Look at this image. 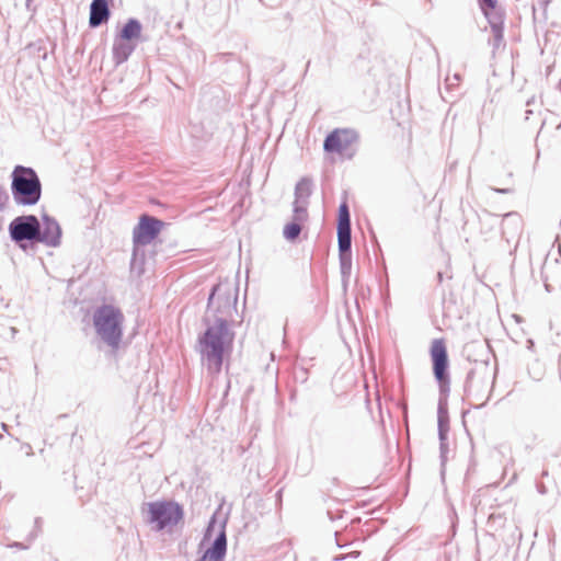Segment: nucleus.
<instances>
[{"label":"nucleus","instance_id":"nucleus-1","mask_svg":"<svg viewBox=\"0 0 561 561\" xmlns=\"http://www.w3.org/2000/svg\"><path fill=\"white\" fill-rule=\"evenodd\" d=\"M228 293L226 286L218 284L214 287L208 301V310L211 318L208 319L207 329L199 337L202 357L207 363V368L214 374H219L222 363L232 351L234 332L231 330L232 316L237 312L236 298L228 297L224 305L216 298L220 293Z\"/></svg>","mask_w":561,"mask_h":561},{"label":"nucleus","instance_id":"nucleus-2","mask_svg":"<svg viewBox=\"0 0 561 561\" xmlns=\"http://www.w3.org/2000/svg\"><path fill=\"white\" fill-rule=\"evenodd\" d=\"M91 321L98 337L116 352L124 335L125 316L122 309L112 302H103L93 308Z\"/></svg>","mask_w":561,"mask_h":561},{"label":"nucleus","instance_id":"nucleus-3","mask_svg":"<svg viewBox=\"0 0 561 561\" xmlns=\"http://www.w3.org/2000/svg\"><path fill=\"white\" fill-rule=\"evenodd\" d=\"M12 191L18 203L34 205L41 198V182L31 168L18 165L13 171Z\"/></svg>","mask_w":561,"mask_h":561},{"label":"nucleus","instance_id":"nucleus-4","mask_svg":"<svg viewBox=\"0 0 561 561\" xmlns=\"http://www.w3.org/2000/svg\"><path fill=\"white\" fill-rule=\"evenodd\" d=\"M148 522L158 530L174 526L183 519V508L173 501H157L147 504Z\"/></svg>","mask_w":561,"mask_h":561},{"label":"nucleus","instance_id":"nucleus-5","mask_svg":"<svg viewBox=\"0 0 561 561\" xmlns=\"http://www.w3.org/2000/svg\"><path fill=\"white\" fill-rule=\"evenodd\" d=\"M358 136L353 129L336 128L330 133L323 144L327 152H334L341 157L352 158L355 152Z\"/></svg>","mask_w":561,"mask_h":561},{"label":"nucleus","instance_id":"nucleus-6","mask_svg":"<svg viewBox=\"0 0 561 561\" xmlns=\"http://www.w3.org/2000/svg\"><path fill=\"white\" fill-rule=\"evenodd\" d=\"M430 355L433 364V374L442 390L449 387L448 353L444 339H435L431 343Z\"/></svg>","mask_w":561,"mask_h":561},{"label":"nucleus","instance_id":"nucleus-7","mask_svg":"<svg viewBox=\"0 0 561 561\" xmlns=\"http://www.w3.org/2000/svg\"><path fill=\"white\" fill-rule=\"evenodd\" d=\"M164 222L149 215H141L133 231V240L137 245L151 243L160 233Z\"/></svg>","mask_w":561,"mask_h":561},{"label":"nucleus","instance_id":"nucleus-8","mask_svg":"<svg viewBox=\"0 0 561 561\" xmlns=\"http://www.w3.org/2000/svg\"><path fill=\"white\" fill-rule=\"evenodd\" d=\"M10 233L14 241L38 240L39 221L35 216H23L10 225Z\"/></svg>","mask_w":561,"mask_h":561},{"label":"nucleus","instance_id":"nucleus-9","mask_svg":"<svg viewBox=\"0 0 561 561\" xmlns=\"http://www.w3.org/2000/svg\"><path fill=\"white\" fill-rule=\"evenodd\" d=\"M60 227L54 219L44 218V227L39 228L38 241L46 243L50 247H57L60 242Z\"/></svg>","mask_w":561,"mask_h":561},{"label":"nucleus","instance_id":"nucleus-10","mask_svg":"<svg viewBox=\"0 0 561 561\" xmlns=\"http://www.w3.org/2000/svg\"><path fill=\"white\" fill-rule=\"evenodd\" d=\"M110 19V9L107 0H93L90 7L89 24L96 27Z\"/></svg>","mask_w":561,"mask_h":561},{"label":"nucleus","instance_id":"nucleus-11","mask_svg":"<svg viewBox=\"0 0 561 561\" xmlns=\"http://www.w3.org/2000/svg\"><path fill=\"white\" fill-rule=\"evenodd\" d=\"M226 535L224 531L216 538L211 548L203 556L201 561H222L226 553Z\"/></svg>","mask_w":561,"mask_h":561},{"label":"nucleus","instance_id":"nucleus-12","mask_svg":"<svg viewBox=\"0 0 561 561\" xmlns=\"http://www.w3.org/2000/svg\"><path fill=\"white\" fill-rule=\"evenodd\" d=\"M141 33V25L136 20H129L121 32V38L124 41H131L138 38Z\"/></svg>","mask_w":561,"mask_h":561},{"label":"nucleus","instance_id":"nucleus-13","mask_svg":"<svg viewBox=\"0 0 561 561\" xmlns=\"http://www.w3.org/2000/svg\"><path fill=\"white\" fill-rule=\"evenodd\" d=\"M339 250L341 253L351 249V227H337Z\"/></svg>","mask_w":561,"mask_h":561},{"label":"nucleus","instance_id":"nucleus-14","mask_svg":"<svg viewBox=\"0 0 561 561\" xmlns=\"http://www.w3.org/2000/svg\"><path fill=\"white\" fill-rule=\"evenodd\" d=\"M134 47L126 43H116L113 48L114 59L117 64L124 62L131 54Z\"/></svg>","mask_w":561,"mask_h":561},{"label":"nucleus","instance_id":"nucleus-15","mask_svg":"<svg viewBox=\"0 0 561 561\" xmlns=\"http://www.w3.org/2000/svg\"><path fill=\"white\" fill-rule=\"evenodd\" d=\"M301 228L302 224L294 220L293 222H289L284 227V237L289 241H294L300 234Z\"/></svg>","mask_w":561,"mask_h":561},{"label":"nucleus","instance_id":"nucleus-16","mask_svg":"<svg viewBox=\"0 0 561 561\" xmlns=\"http://www.w3.org/2000/svg\"><path fill=\"white\" fill-rule=\"evenodd\" d=\"M307 218V203L295 201L294 220L304 224L306 222Z\"/></svg>","mask_w":561,"mask_h":561},{"label":"nucleus","instance_id":"nucleus-17","mask_svg":"<svg viewBox=\"0 0 561 561\" xmlns=\"http://www.w3.org/2000/svg\"><path fill=\"white\" fill-rule=\"evenodd\" d=\"M337 227H351L348 206L346 203L341 204L339 207Z\"/></svg>","mask_w":561,"mask_h":561},{"label":"nucleus","instance_id":"nucleus-18","mask_svg":"<svg viewBox=\"0 0 561 561\" xmlns=\"http://www.w3.org/2000/svg\"><path fill=\"white\" fill-rule=\"evenodd\" d=\"M310 195V186L308 182H300L296 187V201L307 203V198Z\"/></svg>","mask_w":561,"mask_h":561},{"label":"nucleus","instance_id":"nucleus-19","mask_svg":"<svg viewBox=\"0 0 561 561\" xmlns=\"http://www.w3.org/2000/svg\"><path fill=\"white\" fill-rule=\"evenodd\" d=\"M481 3L488 9H494L496 7L497 0H481Z\"/></svg>","mask_w":561,"mask_h":561}]
</instances>
